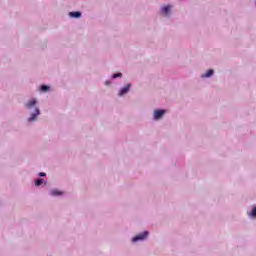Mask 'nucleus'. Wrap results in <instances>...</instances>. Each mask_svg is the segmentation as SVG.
Returning a JSON list of instances; mask_svg holds the SVG:
<instances>
[{
	"mask_svg": "<svg viewBox=\"0 0 256 256\" xmlns=\"http://www.w3.org/2000/svg\"><path fill=\"white\" fill-rule=\"evenodd\" d=\"M25 108L30 112V117L28 118V123H33V121H37V117L41 115V110L37 107V100L35 98L29 100L25 104Z\"/></svg>",
	"mask_w": 256,
	"mask_h": 256,
	"instance_id": "f257e3e1",
	"label": "nucleus"
},
{
	"mask_svg": "<svg viewBox=\"0 0 256 256\" xmlns=\"http://www.w3.org/2000/svg\"><path fill=\"white\" fill-rule=\"evenodd\" d=\"M167 114V110L165 109H156L153 111V121H161L163 117Z\"/></svg>",
	"mask_w": 256,
	"mask_h": 256,
	"instance_id": "f03ea898",
	"label": "nucleus"
},
{
	"mask_svg": "<svg viewBox=\"0 0 256 256\" xmlns=\"http://www.w3.org/2000/svg\"><path fill=\"white\" fill-rule=\"evenodd\" d=\"M149 237V231H144L132 238V243H138V241H145Z\"/></svg>",
	"mask_w": 256,
	"mask_h": 256,
	"instance_id": "7ed1b4c3",
	"label": "nucleus"
},
{
	"mask_svg": "<svg viewBox=\"0 0 256 256\" xmlns=\"http://www.w3.org/2000/svg\"><path fill=\"white\" fill-rule=\"evenodd\" d=\"M160 13L164 17H171V5L161 6Z\"/></svg>",
	"mask_w": 256,
	"mask_h": 256,
	"instance_id": "20e7f679",
	"label": "nucleus"
},
{
	"mask_svg": "<svg viewBox=\"0 0 256 256\" xmlns=\"http://www.w3.org/2000/svg\"><path fill=\"white\" fill-rule=\"evenodd\" d=\"M132 84L128 83L124 87H122L118 92V97H123V95H127L129 91H131Z\"/></svg>",
	"mask_w": 256,
	"mask_h": 256,
	"instance_id": "39448f33",
	"label": "nucleus"
},
{
	"mask_svg": "<svg viewBox=\"0 0 256 256\" xmlns=\"http://www.w3.org/2000/svg\"><path fill=\"white\" fill-rule=\"evenodd\" d=\"M214 73H215V71L213 69H209V70H207L206 73L201 74L200 77H201V79H209L210 77H213Z\"/></svg>",
	"mask_w": 256,
	"mask_h": 256,
	"instance_id": "423d86ee",
	"label": "nucleus"
},
{
	"mask_svg": "<svg viewBox=\"0 0 256 256\" xmlns=\"http://www.w3.org/2000/svg\"><path fill=\"white\" fill-rule=\"evenodd\" d=\"M49 195H51V197H59V196L63 195V192H61L57 189H53L49 192Z\"/></svg>",
	"mask_w": 256,
	"mask_h": 256,
	"instance_id": "0eeeda50",
	"label": "nucleus"
},
{
	"mask_svg": "<svg viewBox=\"0 0 256 256\" xmlns=\"http://www.w3.org/2000/svg\"><path fill=\"white\" fill-rule=\"evenodd\" d=\"M69 15H70V17H72L74 19H79V17H81V12H79V11L70 12Z\"/></svg>",
	"mask_w": 256,
	"mask_h": 256,
	"instance_id": "6e6552de",
	"label": "nucleus"
},
{
	"mask_svg": "<svg viewBox=\"0 0 256 256\" xmlns=\"http://www.w3.org/2000/svg\"><path fill=\"white\" fill-rule=\"evenodd\" d=\"M248 217H252V219H256V207H253L250 212H248Z\"/></svg>",
	"mask_w": 256,
	"mask_h": 256,
	"instance_id": "1a4fd4ad",
	"label": "nucleus"
},
{
	"mask_svg": "<svg viewBox=\"0 0 256 256\" xmlns=\"http://www.w3.org/2000/svg\"><path fill=\"white\" fill-rule=\"evenodd\" d=\"M44 183H45V180H43V178H38L35 180L36 187H41V185H43Z\"/></svg>",
	"mask_w": 256,
	"mask_h": 256,
	"instance_id": "9d476101",
	"label": "nucleus"
},
{
	"mask_svg": "<svg viewBox=\"0 0 256 256\" xmlns=\"http://www.w3.org/2000/svg\"><path fill=\"white\" fill-rule=\"evenodd\" d=\"M123 77V74L121 72H118V73H114L112 76H111V79H119Z\"/></svg>",
	"mask_w": 256,
	"mask_h": 256,
	"instance_id": "9b49d317",
	"label": "nucleus"
},
{
	"mask_svg": "<svg viewBox=\"0 0 256 256\" xmlns=\"http://www.w3.org/2000/svg\"><path fill=\"white\" fill-rule=\"evenodd\" d=\"M48 90H49V86H47V85L40 86V91H42V93H46V91H48Z\"/></svg>",
	"mask_w": 256,
	"mask_h": 256,
	"instance_id": "f8f14e48",
	"label": "nucleus"
},
{
	"mask_svg": "<svg viewBox=\"0 0 256 256\" xmlns=\"http://www.w3.org/2000/svg\"><path fill=\"white\" fill-rule=\"evenodd\" d=\"M39 177H47V174L45 172H40L38 174Z\"/></svg>",
	"mask_w": 256,
	"mask_h": 256,
	"instance_id": "ddd939ff",
	"label": "nucleus"
},
{
	"mask_svg": "<svg viewBox=\"0 0 256 256\" xmlns=\"http://www.w3.org/2000/svg\"><path fill=\"white\" fill-rule=\"evenodd\" d=\"M111 84V80H108L105 82V85H110Z\"/></svg>",
	"mask_w": 256,
	"mask_h": 256,
	"instance_id": "4468645a",
	"label": "nucleus"
}]
</instances>
